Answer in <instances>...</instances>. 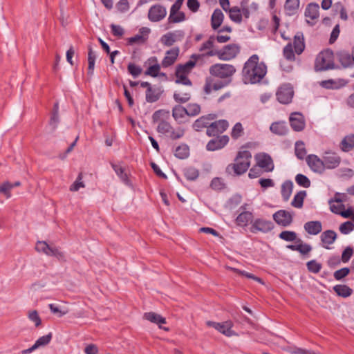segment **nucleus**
Returning <instances> with one entry per match:
<instances>
[{
	"mask_svg": "<svg viewBox=\"0 0 354 354\" xmlns=\"http://www.w3.org/2000/svg\"><path fill=\"white\" fill-rule=\"evenodd\" d=\"M266 73V66L259 63V57L253 55L245 62L243 68V80L245 83L259 82Z\"/></svg>",
	"mask_w": 354,
	"mask_h": 354,
	"instance_id": "1",
	"label": "nucleus"
},
{
	"mask_svg": "<svg viewBox=\"0 0 354 354\" xmlns=\"http://www.w3.org/2000/svg\"><path fill=\"white\" fill-rule=\"evenodd\" d=\"M252 154L249 151L245 150L239 151L234 160V164L229 165L226 171L229 174L241 175L244 174L250 165Z\"/></svg>",
	"mask_w": 354,
	"mask_h": 354,
	"instance_id": "2",
	"label": "nucleus"
},
{
	"mask_svg": "<svg viewBox=\"0 0 354 354\" xmlns=\"http://www.w3.org/2000/svg\"><path fill=\"white\" fill-rule=\"evenodd\" d=\"M240 48L236 44H229L223 47L222 50H212L205 55L208 57L218 56L222 60H230L234 58L239 53Z\"/></svg>",
	"mask_w": 354,
	"mask_h": 354,
	"instance_id": "3",
	"label": "nucleus"
},
{
	"mask_svg": "<svg viewBox=\"0 0 354 354\" xmlns=\"http://www.w3.org/2000/svg\"><path fill=\"white\" fill-rule=\"evenodd\" d=\"M333 67V54L332 51L324 50L318 54L315 63L316 71H326Z\"/></svg>",
	"mask_w": 354,
	"mask_h": 354,
	"instance_id": "4",
	"label": "nucleus"
},
{
	"mask_svg": "<svg viewBox=\"0 0 354 354\" xmlns=\"http://www.w3.org/2000/svg\"><path fill=\"white\" fill-rule=\"evenodd\" d=\"M35 250L38 252H42L47 256L55 257L59 261H66L65 254L63 252L56 247L49 245L46 241H37L35 245Z\"/></svg>",
	"mask_w": 354,
	"mask_h": 354,
	"instance_id": "5",
	"label": "nucleus"
},
{
	"mask_svg": "<svg viewBox=\"0 0 354 354\" xmlns=\"http://www.w3.org/2000/svg\"><path fill=\"white\" fill-rule=\"evenodd\" d=\"M235 71V68L232 65L226 64H216L209 68L211 75L222 79L231 77Z\"/></svg>",
	"mask_w": 354,
	"mask_h": 354,
	"instance_id": "6",
	"label": "nucleus"
},
{
	"mask_svg": "<svg viewBox=\"0 0 354 354\" xmlns=\"http://www.w3.org/2000/svg\"><path fill=\"white\" fill-rule=\"evenodd\" d=\"M157 131L164 134L169 133L170 138L173 140L180 138L185 133V130L183 128L179 127L177 129H174L169 122L164 120L160 122L157 127Z\"/></svg>",
	"mask_w": 354,
	"mask_h": 354,
	"instance_id": "7",
	"label": "nucleus"
},
{
	"mask_svg": "<svg viewBox=\"0 0 354 354\" xmlns=\"http://www.w3.org/2000/svg\"><path fill=\"white\" fill-rule=\"evenodd\" d=\"M254 158L257 166L264 171L269 172L274 169V163L270 155L266 153H259L255 155Z\"/></svg>",
	"mask_w": 354,
	"mask_h": 354,
	"instance_id": "8",
	"label": "nucleus"
},
{
	"mask_svg": "<svg viewBox=\"0 0 354 354\" xmlns=\"http://www.w3.org/2000/svg\"><path fill=\"white\" fill-rule=\"evenodd\" d=\"M306 160L308 167L313 172L321 174L325 171L326 169L323 158H320L317 155L310 154L306 157Z\"/></svg>",
	"mask_w": 354,
	"mask_h": 354,
	"instance_id": "9",
	"label": "nucleus"
},
{
	"mask_svg": "<svg viewBox=\"0 0 354 354\" xmlns=\"http://www.w3.org/2000/svg\"><path fill=\"white\" fill-rule=\"evenodd\" d=\"M274 225L272 221L263 218H257L251 223L250 231L253 233L261 232L267 233L272 230Z\"/></svg>",
	"mask_w": 354,
	"mask_h": 354,
	"instance_id": "10",
	"label": "nucleus"
},
{
	"mask_svg": "<svg viewBox=\"0 0 354 354\" xmlns=\"http://www.w3.org/2000/svg\"><path fill=\"white\" fill-rule=\"evenodd\" d=\"M167 15L166 8L159 4L151 6L148 12V19L152 22H158Z\"/></svg>",
	"mask_w": 354,
	"mask_h": 354,
	"instance_id": "11",
	"label": "nucleus"
},
{
	"mask_svg": "<svg viewBox=\"0 0 354 354\" xmlns=\"http://www.w3.org/2000/svg\"><path fill=\"white\" fill-rule=\"evenodd\" d=\"M293 94L292 88L288 84H284L278 89L276 95L280 103L288 104L291 102Z\"/></svg>",
	"mask_w": 354,
	"mask_h": 354,
	"instance_id": "12",
	"label": "nucleus"
},
{
	"mask_svg": "<svg viewBox=\"0 0 354 354\" xmlns=\"http://www.w3.org/2000/svg\"><path fill=\"white\" fill-rule=\"evenodd\" d=\"M292 213L286 210H279L273 214V219L279 225L287 227L292 222Z\"/></svg>",
	"mask_w": 354,
	"mask_h": 354,
	"instance_id": "13",
	"label": "nucleus"
},
{
	"mask_svg": "<svg viewBox=\"0 0 354 354\" xmlns=\"http://www.w3.org/2000/svg\"><path fill=\"white\" fill-rule=\"evenodd\" d=\"M228 127V122L225 120H221L212 122L207 129V134L209 136H217L225 131Z\"/></svg>",
	"mask_w": 354,
	"mask_h": 354,
	"instance_id": "14",
	"label": "nucleus"
},
{
	"mask_svg": "<svg viewBox=\"0 0 354 354\" xmlns=\"http://www.w3.org/2000/svg\"><path fill=\"white\" fill-rule=\"evenodd\" d=\"M326 169H333L337 167L341 162L340 156L333 152H325L323 156Z\"/></svg>",
	"mask_w": 354,
	"mask_h": 354,
	"instance_id": "15",
	"label": "nucleus"
},
{
	"mask_svg": "<svg viewBox=\"0 0 354 354\" xmlns=\"http://www.w3.org/2000/svg\"><path fill=\"white\" fill-rule=\"evenodd\" d=\"M184 37V32L182 30H176L174 32H169L164 35L161 39V42L167 46H170L176 41L181 40Z\"/></svg>",
	"mask_w": 354,
	"mask_h": 354,
	"instance_id": "16",
	"label": "nucleus"
},
{
	"mask_svg": "<svg viewBox=\"0 0 354 354\" xmlns=\"http://www.w3.org/2000/svg\"><path fill=\"white\" fill-rule=\"evenodd\" d=\"M202 55H193L191 58L192 59L188 61L184 64H180L176 67V73H181L182 75H187L192 69L196 65V62L198 59L201 58Z\"/></svg>",
	"mask_w": 354,
	"mask_h": 354,
	"instance_id": "17",
	"label": "nucleus"
},
{
	"mask_svg": "<svg viewBox=\"0 0 354 354\" xmlns=\"http://www.w3.org/2000/svg\"><path fill=\"white\" fill-rule=\"evenodd\" d=\"M229 141L227 136H217L216 138L211 140L207 145V149L209 151H215L223 148Z\"/></svg>",
	"mask_w": 354,
	"mask_h": 354,
	"instance_id": "18",
	"label": "nucleus"
},
{
	"mask_svg": "<svg viewBox=\"0 0 354 354\" xmlns=\"http://www.w3.org/2000/svg\"><path fill=\"white\" fill-rule=\"evenodd\" d=\"M51 339H52V333H48L46 335L42 336V337H39L30 348H29L28 349L23 350L21 351V353L22 354H29V353L33 352L34 351H35L36 349L39 348V347L45 346L49 344Z\"/></svg>",
	"mask_w": 354,
	"mask_h": 354,
	"instance_id": "19",
	"label": "nucleus"
},
{
	"mask_svg": "<svg viewBox=\"0 0 354 354\" xmlns=\"http://www.w3.org/2000/svg\"><path fill=\"white\" fill-rule=\"evenodd\" d=\"M151 30L147 27H142L139 30V34L128 39L129 44H144L147 40Z\"/></svg>",
	"mask_w": 354,
	"mask_h": 354,
	"instance_id": "20",
	"label": "nucleus"
},
{
	"mask_svg": "<svg viewBox=\"0 0 354 354\" xmlns=\"http://www.w3.org/2000/svg\"><path fill=\"white\" fill-rule=\"evenodd\" d=\"M290 123L291 127L296 131L303 130L305 127L304 117L299 113H293L290 115Z\"/></svg>",
	"mask_w": 354,
	"mask_h": 354,
	"instance_id": "21",
	"label": "nucleus"
},
{
	"mask_svg": "<svg viewBox=\"0 0 354 354\" xmlns=\"http://www.w3.org/2000/svg\"><path fill=\"white\" fill-rule=\"evenodd\" d=\"M143 317L152 323L158 324L160 328L163 329L165 331L169 330L168 328L161 326L162 324L166 323V319L161 315L153 312H149L145 313Z\"/></svg>",
	"mask_w": 354,
	"mask_h": 354,
	"instance_id": "22",
	"label": "nucleus"
},
{
	"mask_svg": "<svg viewBox=\"0 0 354 354\" xmlns=\"http://www.w3.org/2000/svg\"><path fill=\"white\" fill-rule=\"evenodd\" d=\"M179 53L178 48H172L166 53V55L162 62V66L167 68L172 65L176 60Z\"/></svg>",
	"mask_w": 354,
	"mask_h": 354,
	"instance_id": "23",
	"label": "nucleus"
},
{
	"mask_svg": "<svg viewBox=\"0 0 354 354\" xmlns=\"http://www.w3.org/2000/svg\"><path fill=\"white\" fill-rule=\"evenodd\" d=\"M304 229L308 234L316 235L321 232L322 226L319 221H309L305 223Z\"/></svg>",
	"mask_w": 354,
	"mask_h": 354,
	"instance_id": "24",
	"label": "nucleus"
},
{
	"mask_svg": "<svg viewBox=\"0 0 354 354\" xmlns=\"http://www.w3.org/2000/svg\"><path fill=\"white\" fill-rule=\"evenodd\" d=\"M319 6L316 3H309L305 10V16L312 20L316 19L319 17Z\"/></svg>",
	"mask_w": 354,
	"mask_h": 354,
	"instance_id": "25",
	"label": "nucleus"
},
{
	"mask_svg": "<svg viewBox=\"0 0 354 354\" xmlns=\"http://www.w3.org/2000/svg\"><path fill=\"white\" fill-rule=\"evenodd\" d=\"M224 15L220 9H216L211 18V25L214 30H216L223 23Z\"/></svg>",
	"mask_w": 354,
	"mask_h": 354,
	"instance_id": "26",
	"label": "nucleus"
},
{
	"mask_svg": "<svg viewBox=\"0 0 354 354\" xmlns=\"http://www.w3.org/2000/svg\"><path fill=\"white\" fill-rule=\"evenodd\" d=\"M299 7V0H286L284 5L286 14L291 16L295 15Z\"/></svg>",
	"mask_w": 354,
	"mask_h": 354,
	"instance_id": "27",
	"label": "nucleus"
},
{
	"mask_svg": "<svg viewBox=\"0 0 354 354\" xmlns=\"http://www.w3.org/2000/svg\"><path fill=\"white\" fill-rule=\"evenodd\" d=\"M270 131L279 136H283L287 133L288 129L283 122H273L270 127Z\"/></svg>",
	"mask_w": 354,
	"mask_h": 354,
	"instance_id": "28",
	"label": "nucleus"
},
{
	"mask_svg": "<svg viewBox=\"0 0 354 354\" xmlns=\"http://www.w3.org/2000/svg\"><path fill=\"white\" fill-rule=\"evenodd\" d=\"M336 237L337 234L333 230H326L321 235V240L324 245V247L328 248V245L333 243Z\"/></svg>",
	"mask_w": 354,
	"mask_h": 354,
	"instance_id": "29",
	"label": "nucleus"
},
{
	"mask_svg": "<svg viewBox=\"0 0 354 354\" xmlns=\"http://www.w3.org/2000/svg\"><path fill=\"white\" fill-rule=\"evenodd\" d=\"M253 218L252 213L249 211H243L236 217V221L239 225L245 226L249 221L252 222Z\"/></svg>",
	"mask_w": 354,
	"mask_h": 354,
	"instance_id": "30",
	"label": "nucleus"
},
{
	"mask_svg": "<svg viewBox=\"0 0 354 354\" xmlns=\"http://www.w3.org/2000/svg\"><path fill=\"white\" fill-rule=\"evenodd\" d=\"M340 148L343 151L347 152L354 148V134L344 138L340 143Z\"/></svg>",
	"mask_w": 354,
	"mask_h": 354,
	"instance_id": "31",
	"label": "nucleus"
},
{
	"mask_svg": "<svg viewBox=\"0 0 354 354\" xmlns=\"http://www.w3.org/2000/svg\"><path fill=\"white\" fill-rule=\"evenodd\" d=\"M293 189L292 182L288 180L284 182L281 185V195L285 201L289 200Z\"/></svg>",
	"mask_w": 354,
	"mask_h": 354,
	"instance_id": "32",
	"label": "nucleus"
},
{
	"mask_svg": "<svg viewBox=\"0 0 354 354\" xmlns=\"http://www.w3.org/2000/svg\"><path fill=\"white\" fill-rule=\"evenodd\" d=\"M232 323L230 321L223 323H219L217 330L224 334L227 337H231L234 335V332L232 330Z\"/></svg>",
	"mask_w": 354,
	"mask_h": 354,
	"instance_id": "33",
	"label": "nucleus"
},
{
	"mask_svg": "<svg viewBox=\"0 0 354 354\" xmlns=\"http://www.w3.org/2000/svg\"><path fill=\"white\" fill-rule=\"evenodd\" d=\"M187 115L186 109L180 105L175 106L172 109V116L175 120L181 122V120Z\"/></svg>",
	"mask_w": 354,
	"mask_h": 354,
	"instance_id": "34",
	"label": "nucleus"
},
{
	"mask_svg": "<svg viewBox=\"0 0 354 354\" xmlns=\"http://www.w3.org/2000/svg\"><path fill=\"white\" fill-rule=\"evenodd\" d=\"M151 63H154L152 66H150L148 69L145 71V74L151 75L152 77H156L158 75V72L160 69V66L158 64L156 57H151L149 59Z\"/></svg>",
	"mask_w": 354,
	"mask_h": 354,
	"instance_id": "35",
	"label": "nucleus"
},
{
	"mask_svg": "<svg viewBox=\"0 0 354 354\" xmlns=\"http://www.w3.org/2000/svg\"><path fill=\"white\" fill-rule=\"evenodd\" d=\"M333 290L338 296L342 297H348L353 292L352 289L346 285H336L333 287Z\"/></svg>",
	"mask_w": 354,
	"mask_h": 354,
	"instance_id": "36",
	"label": "nucleus"
},
{
	"mask_svg": "<svg viewBox=\"0 0 354 354\" xmlns=\"http://www.w3.org/2000/svg\"><path fill=\"white\" fill-rule=\"evenodd\" d=\"M339 59L344 67H348L354 63V57L347 52H341L339 54Z\"/></svg>",
	"mask_w": 354,
	"mask_h": 354,
	"instance_id": "37",
	"label": "nucleus"
},
{
	"mask_svg": "<svg viewBox=\"0 0 354 354\" xmlns=\"http://www.w3.org/2000/svg\"><path fill=\"white\" fill-rule=\"evenodd\" d=\"M306 196V191H299L296 195L294 196L292 201L291 202V205L296 208H301L304 204V200Z\"/></svg>",
	"mask_w": 354,
	"mask_h": 354,
	"instance_id": "38",
	"label": "nucleus"
},
{
	"mask_svg": "<svg viewBox=\"0 0 354 354\" xmlns=\"http://www.w3.org/2000/svg\"><path fill=\"white\" fill-rule=\"evenodd\" d=\"M95 59V54L93 51L92 48L89 46L88 53V75L91 77L93 75Z\"/></svg>",
	"mask_w": 354,
	"mask_h": 354,
	"instance_id": "39",
	"label": "nucleus"
},
{
	"mask_svg": "<svg viewBox=\"0 0 354 354\" xmlns=\"http://www.w3.org/2000/svg\"><path fill=\"white\" fill-rule=\"evenodd\" d=\"M211 118L209 116H202L196 120L193 124V128L196 131H200L201 129L204 127H208L211 123H209Z\"/></svg>",
	"mask_w": 354,
	"mask_h": 354,
	"instance_id": "40",
	"label": "nucleus"
},
{
	"mask_svg": "<svg viewBox=\"0 0 354 354\" xmlns=\"http://www.w3.org/2000/svg\"><path fill=\"white\" fill-rule=\"evenodd\" d=\"M228 12L230 14V18L236 23H241L242 21V14L241 13L240 8L234 6L231 8Z\"/></svg>",
	"mask_w": 354,
	"mask_h": 354,
	"instance_id": "41",
	"label": "nucleus"
},
{
	"mask_svg": "<svg viewBox=\"0 0 354 354\" xmlns=\"http://www.w3.org/2000/svg\"><path fill=\"white\" fill-rule=\"evenodd\" d=\"M160 95V93L158 89L151 88V89H147L146 91V100L148 102H156Z\"/></svg>",
	"mask_w": 354,
	"mask_h": 354,
	"instance_id": "42",
	"label": "nucleus"
},
{
	"mask_svg": "<svg viewBox=\"0 0 354 354\" xmlns=\"http://www.w3.org/2000/svg\"><path fill=\"white\" fill-rule=\"evenodd\" d=\"M175 156L180 158L184 159L189 156V147L186 145H181L176 147L175 150Z\"/></svg>",
	"mask_w": 354,
	"mask_h": 354,
	"instance_id": "43",
	"label": "nucleus"
},
{
	"mask_svg": "<svg viewBox=\"0 0 354 354\" xmlns=\"http://www.w3.org/2000/svg\"><path fill=\"white\" fill-rule=\"evenodd\" d=\"M214 37L211 36L207 41L204 42L201 46L199 48V50L201 52H205L202 55L207 56L205 54L208 51H211L214 49Z\"/></svg>",
	"mask_w": 354,
	"mask_h": 354,
	"instance_id": "44",
	"label": "nucleus"
},
{
	"mask_svg": "<svg viewBox=\"0 0 354 354\" xmlns=\"http://www.w3.org/2000/svg\"><path fill=\"white\" fill-rule=\"evenodd\" d=\"M226 268L227 270H232V271L237 273L238 274L243 275V276L246 277L247 278L254 279V280L258 281L260 283H263V281H262V279L261 278L257 277L254 276L252 274L248 273V272H245V271L240 270H239L237 268H232V267H230V266H226Z\"/></svg>",
	"mask_w": 354,
	"mask_h": 354,
	"instance_id": "45",
	"label": "nucleus"
},
{
	"mask_svg": "<svg viewBox=\"0 0 354 354\" xmlns=\"http://www.w3.org/2000/svg\"><path fill=\"white\" fill-rule=\"evenodd\" d=\"M304 39L299 35H295L294 39L293 48L297 54H301L304 50Z\"/></svg>",
	"mask_w": 354,
	"mask_h": 354,
	"instance_id": "46",
	"label": "nucleus"
},
{
	"mask_svg": "<svg viewBox=\"0 0 354 354\" xmlns=\"http://www.w3.org/2000/svg\"><path fill=\"white\" fill-rule=\"evenodd\" d=\"M185 15L184 12L177 11V12H170L168 21L169 23H179L184 21Z\"/></svg>",
	"mask_w": 354,
	"mask_h": 354,
	"instance_id": "47",
	"label": "nucleus"
},
{
	"mask_svg": "<svg viewBox=\"0 0 354 354\" xmlns=\"http://www.w3.org/2000/svg\"><path fill=\"white\" fill-rule=\"evenodd\" d=\"M306 154V150L304 147V143L301 141H298L295 143V155L299 159H304Z\"/></svg>",
	"mask_w": 354,
	"mask_h": 354,
	"instance_id": "48",
	"label": "nucleus"
},
{
	"mask_svg": "<svg viewBox=\"0 0 354 354\" xmlns=\"http://www.w3.org/2000/svg\"><path fill=\"white\" fill-rule=\"evenodd\" d=\"M184 174L187 179L194 180L198 177L199 172L196 168L189 167L184 169Z\"/></svg>",
	"mask_w": 354,
	"mask_h": 354,
	"instance_id": "49",
	"label": "nucleus"
},
{
	"mask_svg": "<svg viewBox=\"0 0 354 354\" xmlns=\"http://www.w3.org/2000/svg\"><path fill=\"white\" fill-rule=\"evenodd\" d=\"M83 175L82 173L79 174L75 181L71 185L69 189L71 192H77L80 188H84L85 184L82 182Z\"/></svg>",
	"mask_w": 354,
	"mask_h": 354,
	"instance_id": "50",
	"label": "nucleus"
},
{
	"mask_svg": "<svg viewBox=\"0 0 354 354\" xmlns=\"http://www.w3.org/2000/svg\"><path fill=\"white\" fill-rule=\"evenodd\" d=\"M174 98L176 102L179 103H185L190 99V93H183L180 91H178L174 93Z\"/></svg>",
	"mask_w": 354,
	"mask_h": 354,
	"instance_id": "51",
	"label": "nucleus"
},
{
	"mask_svg": "<svg viewBox=\"0 0 354 354\" xmlns=\"http://www.w3.org/2000/svg\"><path fill=\"white\" fill-rule=\"evenodd\" d=\"M12 188V183L6 181L0 185V193L3 194L7 198H10L11 197L10 191Z\"/></svg>",
	"mask_w": 354,
	"mask_h": 354,
	"instance_id": "52",
	"label": "nucleus"
},
{
	"mask_svg": "<svg viewBox=\"0 0 354 354\" xmlns=\"http://www.w3.org/2000/svg\"><path fill=\"white\" fill-rule=\"evenodd\" d=\"M185 109L188 116H196L201 112V107L197 104H189Z\"/></svg>",
	"mask_w": 354,
	"mask_h": 354,
	"instance_id": "53",
	"label": "nucleus"
},
{
	"mask_svg": "<svg viewBox=\"0 0 354 354\" xmlns=\"http://www.w3.org/2000/svg\"><path fill=\"white\" fill-rule=\"evenodd\" d=\"M279 237L286 241H294L297 239V234L292 231H283L279 234Z\"/></svg>",
	"mask_w": 354,
	"mask_h": 354,
	"instance_id": "54",
	"label": "nucleus"
},
{
	"mask_svg": "<svg viewBox=\"0 0 354 354\" xmlns=\"http://www.w3.org/2000/svg\"><path fill=\"white\" fill-rule=\"evenodd\" d=\"M283 56L288 60L295 59L294 48L291 43L288 44L283 48Z\"/></svg>",
	"mask_w": 354,
	"mask_h": 354,
	"instance_id": "55",
	"label": "nucleus"
},
{
	"mask_svg": "<svg viewBox=\"0 0 354 354\" xmlns=\"http://www.w3.org/2000/svg\"><path fill=\"white\" fill-rule=\"evenodd\" d=\"M297 243H298L297 251L301 254H307L312 250V247L307 243H304L301 239H298Z\"/></svg>",
	"mask_w": 354,
	"mask_h": 354,
	"instance_id": "56",
	"label": "nucleus"
},
{
	"mask_svg": "<svg viewBox=\"0 0 354 354\" xmlns=\"http://www.w3.org/2000/svg\"><path fill=\"white\" fill-rule=\"evenodd\" d=\"M295 180L299 185L305 188H308L310 185V180L303 174H297Z\"/></svg>",
	"mask_w": 354,
	"mask_h": 354,
	"instance_id": "57",
	"label": "nucleus"
},
{
	"mask_svg": "<svg viewBox=\"0 0 354 354\" xmlns=\"http://www.w3.org/2000/svg\"><path fill=\"white\" fill-rule=\"evenodd\" d=\"M306 266L308 270L313 273H318L322 268V265L317 263L315 260L308 261Z\"/></svg>",
	"mask_w": 354,
	"mask_h": 354,
	"instance_id": "58",
	"label": "nucleus"
},
{
	"mask_svg": "<svg viewBox=\"0 0 354 354\" xmlns=\"http://www.w3.org/2000/svg\"><path fill=\"white\" fill-rule=\"evenodd\" d=\"M347 201V195L344 193L336 192L334 197L329 200L328 203H342Z\"/></svg>",
	"mask_w": 354,
	"mask_h": 354,
	"instance_id": "59",
	"label": "nucleus"
},
{
	"mask_svg": "<svg viewBox=\"0 0 354 354\" xmlns=\"http://www.w3.org/2000/svg\"><path fill=\"white\" fill-rule=\"evenodd\" d=\"M339 231L342 234H347L354 229V225L351 221H346L339 226Z\"/></svg>",
	"mask_w": 354,
	"mask_h": 354,
	"instance_id": "60",
	"label": "nucleus"
},
{
	"mask_svg": "<svg viewBox=\"0 0 354 354\" xmlns=\"http://www.w3.org/2000/svg\"><path fill=\"white\" fill-rule=\"evenodd\" d=\"M350 272V269L348 268H343L342 269H339L338 270H336L334 274V278L336 280H341L345 277H346Z\"/></svg>",
	"mask_w": 354,
	"mask_h": 354,
	"instance_id": "61",
	"label": "nucleus"
},
{
	"mask_svg": "<svg viewBox=\"0 0 354 354\" xmlns=\"http://www.w3.org/2000/svg\"><path fill=\"white\" fill-rule=\"evenodd\" d=\"M243 131L242 124L240 122H237L232 129L231 136L233 138L237 139L241 136Z\"/></svg>",
	"mask_w": 354,
	"mask_h": 354,
	"instance_id": "62",
	"label": "nucleus"
},
{
	"mask_svg": "<svg viewBox=\"0 0 354 354\" xmlns=\"http://www.w3.org/2000/svg\"><path fill=\"white\" fill-rule=\"evenodd\" d=\"M128 71L134 77H136L142 73V69L134 64L130 63L128 65Z\"/></svg>",
	"mask_w": 354,
	"mask_h": 354,
	"instance_id": "63",
	"label": "nucleus"
},
{
	"mask_svg": "<svg viewBox=\"0 0 354 354\" xmlns=\"http://www.w3.org/2000/svg\"><path fill=\"white\" fill-rule=\"evenodd\" d=\"M176 84H183L184 85L191 86L192 82L191 81L187 78V75H182L181 73L178 74L176 73Z\"/></svg>",
	"mask_w": 354,
	"mask_h": 354,
	"instance_id": "64",
	"label": "nucleus"
}]
</instances>
